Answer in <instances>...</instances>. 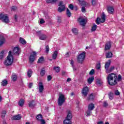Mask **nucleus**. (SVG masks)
Masks as SVG:
<instances>
[{
  "instance_id": "obj_61",
  "label": "nucleus",
  "mask_w": 124,
  "mask_h": 124,
  "mask_svg": "<svg viewBox=\"0 0 124 124\" xmlns=\"http://www.w3.org/2000/svg\"><path fill=\"white\" fill-rule=\"evenodd\" d=\"M65 57H69V52H67L65 54Z\"/></svg>"
},
{
  "instance_id": "obj_34",
  "label": "nucleus",
  "mask_w": 124,
  "mask_h": 124,
  "mask_svg": "<svg viewBox=\"0 0 124 124\" xmlns=\"http://www.w3.org/2000/svg\"><path fill=\"white\" fill-rule=\"evenodd\" d=\"M27 75L29 78H31V75H32V71H31V70H28L27 72Z\"/></svg>"
},
{
  "instance_id": "obj_46",
  "label": "nucleus",
  "mask_w": 124,
  "mask_h": 124,
  "mask_svg": "<svg viewBox=\"0 0 124 124\" xmlns=\"http://www.w3.org/2000/svg\"><path fill=\"white\" fill-rule=\"evenodd\" d=\"M62 6H65L64 4H63V2L62 1H60L59 2V6L61 7Z\"/></svg>"
},
{
  "instance_id": "obj_54",
  "label": "nucleus",
  "mask_w": 124,
  "mask_h": 124,
  "mask_svg": "<svg viewBox=\"0 0 124 124\" xmlns=\"http://www.w3.org/2000/svg\"><path fill=\"white\" fill-rule=\"evenodd\" d=\"M17 9V7L16 6H13L12 8V10H13L14 11L16 10Z\"/></svg>"
},
{
  "instance_id": "obj_64",
  "label": "nucleus",
  "mask_w": 124,
  "mask_h": 124,
  "mask_svg": "<svg viewBox=\"0 0 124 124\" xmlns=\"http://www.w3.org/2000/svg\"><path fill=\"white\" fill-rule=\"evenodd\" d=\"M91 31H93V26H92Z\"/></svg>"
},
{
  "instance_id": "obj_55",
  "label": "nucleus",
  "mask_w": 124,
  "mask_h": 124,
  "mask_svg": "<svg viewBox=\"0 0 124 124\" xmlns=\"http://www.w3.org/2000/svg\"><path fill=\"white\" fill-rule=\"evenodd\" d=\"M109 98L110 99V100H112L113 99V96L111 95V94H108Z\"/></svg>"
},
{
  "instance_id": "obj_24",
  "label": "nucleus",
  "mask_w": 124,
  "mask_h": 124,
  "mask_svg": "<svg viewBox=\"0 0 124 124\" xmlns=\"http://www.w3.org/2000/svg\"><path fill=\"white\" fill-rule=\"evenodd\" d=\"M65 10V6H62L58 8V11L60 13H62Z\"/></svg>"
},
{
  "instance_id": "obj_25",
  "label": "nucleus",
  "mask_w": 124,
  "mask_h": 124,
  "mask_svg": "<svg viewBox=\"0 0 124 124\" xmlns=\"http://www.w3.org/2000/svg\"><path fill=\"white\" fill-rule=\"evenodd\" d=\"M24 103H25V100L23 99H21L18 102V105L19 106H20V107H23L24 106Z\"/></svg>"
},
{
  "instance_id": "obj_36",
  "label": "nucleus",
  "mask_w": 124,
  "mask_h": 124,
  "mask_svg": "<svg viewBox=\"0 0 124 124\" xmlns=\"http://www.w3.org/2000/svg\"><path fill=\"white\" fill-rule=\"evenodd\" d=\"M36 119H37V121H41V120H42V115L39 114V115H37Z\"/></svg>"
},
{
  "instance_id": "obj_10",
  "label": "nucleus",
  "mask_w": 124,
  "mask_h": 124,
  "mask_svg": "<svg viewBox=\"0 0 124 124\" xmlns=\"http://www.w3.org/2000/svg\"><path fill=\"white\" fill-rule=\"evenodd\" d=\"M78 1H79L80 4L82 5V7L81 8V11L82 12L85 13L86 12V7L87 5H89V3L87 2L85 0H78Z\"/></svg>"
},
{
  "instance_id": "obj_27",
  "label": "nucleus",
  "mask_w": 124,
  "mask_h": 124,
  "mask_svg": "<svg viewBox=\"0 0 124 124\" xmlns=\"http://www.w3.org/2000/svg\"><path fill=\"white\" fill-rule=\"evenodd\" d=\"M59 0H46L47 3H56Z\"/></svg>"
},
{
  "instance_id": "obj_62",
  "label": "nucleus",
  "mask_w": 124,
  "mask_h": 124,
  "mask_svg": "<svg viewBox=\"0 0 124 124\" xmlns=\"http://www.w3.org/2000/svg\"><path fill=\"white\" fill-rule=\"evenodd\" d=\"M70 81H71V78H68L67 79V82H70Z\"/></svg>"
},
{
  "instance_id": "obj_56",
  "label": "nucleus",
  "mask_w": 124,
  "mask_h": 124,
  "mask_svg": "<svg viewBox=\"0 0 124 124\" xmlns=\"http://www.w3.org/2000/svg\"><path fill=\"white\" fill-rule=\"evenodd\" d=\"M58 22L59 23H62V18L61 17H58Z\"/></svg>"
},
{
  "instance_id": "obj_26",
  "label": "nucleus",
  "mask_w": 124,
  "mask_h": 124,
  "mask_svg": "<svg viewBox=\"0 0 124 124\" xmlns=\"http://www.w3.org/2000/svg\"><path fill=\"white\" fill-rule=\"evenodd\" d=\"M57 57H58V51H55L54 52L52 55V59L53 60H56Z\"/></svg>"
},
{
  "instance_id": "obj_3",
  "label": "nucleus",
  "mask_w": 124,
  "mask_h": 124,
  "mask_svg": "<svg viewBox=\"0 0 124 124\" xmlns=\"http://www.w3.org/2000/svg\"><path fill=\"white\" fill-rule=\"evenodd\" d=\"M110 65H111V60H108L105 64V69L106 73H111L115 69V66H111L110 67ZM109 67H110L109 69Z\"/></svg>"
},
{
  "instance_id": "obj_4",
  "label": "nucleus",
  "mask_w": 124,
  "mask_h": 124,
  "mask_svg": "<svg viewBox=\"0 0 124 124\" xmlns=\"http://www.w3.org/2000/svg\"><path fill=\"white\" fill-rule=\"evenodd\" d=\"M67 113V117L66 119L63 121L64 124H71V120L72 119V113H71V111L70 110H67L66 111Z\"/></svg>"
},
{
  "instance_id": "obj_12",
  "label": "nucleus",
  "mask_w": 124,
  "mask_h": 124,
  "mask_svg": "<svg viewBox=\"0 0 124 124\" xmlns=\"http://www.w3.org/2000/svg\"><path fill=\"white\" fill-rule=\"evenodd\" d=\"M93 110V104L91 103L88 105V109L86 112V116L87 117H89V116H91V113H92V111Z\"/></svg>"
},
{
  "instance_id": "obj_9",
  "label": "nucleus",
  "mask_w": 124,
  "mask_h": 124,
  "mask_svg": "<svg viewBox=\"0 0 124 124\" xmlns=\"http://www.w3.org/2000/svg\"><path fill=\"white\" fill-rule=\"evenodd\" d=\"M0 20H1L5 24H8L9 23V18L7 15L3 14H0Z\"/></svg>"
},
{
  "instance_id": "obj_59",
  "label": "nucleus",
  "mask_w": 124,
  "mask_h": 124,
  "mask_svg": "<svg viewBox=\"0 0 124 124\" xmlns=\"http://www.w3.org/2000/svg\"><path fill=\"white\" fill-rule=\"evenodd\" d=\"M92 48H93V47H92V46H86V49H88L89 50L90 49H92Z\"/></svg>"
},
{
  "instance_id": "obj_37",
  "label": "nucleus",
  "mask_w": 124,
  "mask_h": 124,
  "mask_svg": "<svg viewBox=\"0 0 124 124\" xmlns=\"http://www.w3.org/2000/svg\"><path fill=\"white\" fill-rule=\"evenodd\" d=\"M2 86H6L7 85V80L6 79H4L1 82Z\"/></svg>"
},
{
  "instance_id": "obj_58",
  "label": "nucleus",
  "mask_w": 124,
  "mask_h": 124,
  "mask_svg": "<svg viewBox=\"0 0 124 124\" xmlns=\"http://www.w3.org/2000/svg\"><path fill=\"white\" fill-rule=\"evenodd\" d=\"M73 63H74V62H73V60H71V63L70 64H71V65L73 67Z\"/></svg>"
},
{
  "instance_id": "obj_30",
  "label": "nucleus",
  "mask_w": 124,
  "mask_h": 124,
  "mask_svg": "<svg viewBox=\"0 0 124 124\" xmlns=\"http://www.w3.org/2000/svg\"><path fill=\"white\" fill-rule=\"evenodd\" d=\"M95 68L97 70H99L100 68H101V64H100V62L97 63L95 66Z\"/></svg>"
},
{
  "instance_id": "obj_7",
  "label": "nucleus",
  "mask_w": 124,
  "mask_h": 124,
  "mask_svg": "<svg viewBox=\"0 0 124 124\" xmlns=\"http://www.w3.org/2000/svg\"><path fill=\"white\" fill-rule=\"evenodd\" d=\"M65 102V97L62 93H59V97L58 98V105L62 106Z\"/></svg>"
},
{
  "instance_id": "obj_29",
  "label": "nucleus",
  "mask_w": 124,
  "mask_h": 124,
  "mask_svg": "<svg viewBox=\"0 0 124 124\" xmlns=\"http://www.w3.org/2000/svg\"><path fill=\"white\" fill-rule=\"evenodd\" d=\"M72 31L76 35H77L78 34V29L77 28H73L72 29Z\"/></svg>"
},
{
  "instance_id": "obj_41",
  "label": "nucleus",
  "mask_w": 124,
  "mask_h": 124,
  "mask_svg": "<svg viewBox=\"0 0 124 124\" xmlns=\"http://www.w3.org/2000/svg\"><path fill=\"white\" fill-rule=\"evenodd\" d=\"M1 117L4 118L5 117V115H6V111L5 110H3L1 112Z\"/></svg>"
},
{
  "instance_id": "obj_38",
  "label": "nucleus",
  "mask_w": 124,
  "mask_h": 124,
  "mask_svg": "<svg viewBox=\"0 0 124 124\" xmlns=\"http://www.w3.org/2000/svg\"><path fill=\"white\" fill-rule=\"evenodd\" d=\"M4 54V51H1L0 53V60H2V59H3Z\"/></svg>"
},
{
  "instance_id": "obj_11",
  "label": "nucleus",
  "mask_w": 124,
  "mask_h": 124,
  "mask_svg": "<svg viewBox=\"0 0 124 124\" xmlns=\"http://www.w3.org/2000/svg\"><path fill=\"white\" fill-rule=\"evenodd\" d=\"M78 21L81 26L85 27V26H86V24H87V22H88V18H87V17L84 18L82 17V16H80L78 18Z\"/></svg>"
},
{
  "instance_id": "obj_33",
  "label": "nucleus",
  "mask_w": 124,
  "mask_h": 124,
  "mask_svg": "<svg viewBox=\"0 0 124 124\" xmlns=\"http://www.w3.org/2000/svg\"><path fill=\"white\" fill-rule=\"evenodd\" d=\"M33 102H34V101H32L31 102H30L29 103V107H30L31 108H33V107L35 106V105L33 104Z\"/></svg>"
},
{
  "instance_id": "obj_5",
  "label": "nucleus",
  "mask_w": 124,
  "mask_h": 124,
  "mask_svg": "<svg viewBox=\"0 0 124 124\" xmlns=\"http://www.w3.org/2000/svg\"><path fill=\"white\" fill-rule=\"evenodd\" d=\"M106 20V15H105V13L104 12L102 13V15L101 16V18L99 17H97L95 23L97 25H99L100 23H103L105 22Z\"/></svg>"
},
{
  "instance_id": "obj_51",
  "label": "nucleus",
  "mask_w": 124,
  "mask_h": 124,
  "mask_svg": "<svg viewBox=\"0 0 124 124\" xmlns=\"http://www.w3.org/2000/svg\"><path fill=\"white\" fill-rule=\"evenodd\" d=\"M97 28V26L95 24H93V31H96V29Z\"/></svg>"
},
{
  "instance_id": "obj_60",
  "label": "nucleus",
  "mask_w": 124,
  "mask_h": 124,
  "mask_svg": "<svg viewBox=\"0 0 124 124\" xmlns=\"http://www.w3.org/2000/svg\"><path fill=\"white\" fill-rule=\"evenodd\" d=\"M97 124H104V123L102 121H100L97 123Z\"/></svg>"
},
{
  "instance_id": "obj_13",
  "label": "nucleus",
  "mask_w": 124,
  "mask_h": 124,
  "mask_svg": "<svg viewBox=\"0 0 124 124\" xmlns=\"http://www.w3.org/2000/svg\"><path fill=\"white\" fill-rule=\"evenodd\" d=\"M81 93L83 95V96H84L85 97L88 96V94L89 93V87L87 86L85 87H84L82 89Z\"/></svg>"
},
{
  "instance_id": "obj_47",
  "label": "nucleus",
  "mask_w": 124,
  "mask_h": 124,
  "mask_svg": "<svg viewBox=\"0 0 124 124\" xmlns=\"http://www.w3.org/2000/svg\"><path fill=\"white\" fill-rule=\"evenodd\" d=\"M107 106H108V103H107V102L105 101L103 103V107H107Z\"/></svg>"
},
{
  "instance_id": "obj_6",
  "label": "nucleus",
  "mask_w": 124,
  "mask_h": 124,
  "mask_svg": "<svg viewBox=\"0 0 124 124\" xmlns=\"http://www.w3.org/2000/svg\"><path fill=\"white\" fill-rule=\"evenodd\" d=\"M86 57V52L85 51L82 52L81 53H80L77 58V61L79 63H82L83 62H84V60H85V58Z\"/></svg>"
},
{
  "instance_id": "obj_48",
  "label": "nucleus",
  "mask_w": 124,
  "mask_h": 124,
  "mask_svg": "<svg viewBox=\"0 0 124 124\" xmlns=\"http://www.w3.org/2000/svg\"><path fill=\"white\" fill-rule=\"evenodd\" d=\"M69 8L71 10H73V9H74V6L72 4H71L69 5Z\"/></svg>"
},
{
  "instance_id": "obj_63",
  "label": "nucleus",
  "mask_w": 124,
  "mask_h": 124,
  "mask_svg": "<svg viewBox=\"0 0 124 124\" xmlns=\"http://www.w3.org/2000/svg\"><path fill=\"white\" fill-rule=\"evenodd\" d=\"M15 20H16V21H17V16L16 15L15 16Z\"/></svg>"
},
{
  "instance_id": "obj_17",
  "label": "nucleus",
  "mask_w": 124,
  "mask_h": 124,
  "mask_svg": "<svg viewBox=\"0 0 124 124\" xmlns=\"http://www.w3.org/2000/svg\"><path fill=\"white\" fill-rule=\"evenodd\" d=\"M39 87V92L42 93L44 91V86H43V83L42 82H40L38 83Z\"/></svg>"
},
{
  "instance_id": "obj_32",
  "label": "nucleus",
  "mask_w": 124,
  "mask_h": 124,
  "mask_svg": "<svg viewBox=\"0 0 124 124\" xmlns=\"http://www.w3.org/2000/svg\"><path fill=\"white\" fill-rule=\"evenodd\" d=\"M88 82L89 84H91L92 82L93 81V77H91L90 78H89L88 79H87Z\"/></svg>"
},
{
  "instance_id": "obj_49",
  "label": "nucleus",
  "mask_w": 124,
  "mask_h": 124,
  "mask_svg": "<svg viewBox=\"0 0 124 124\" xmlns=\"http://www.w3.org/2000/svg\"><path fill=\"white\" fill-rule=\"evenodd\" d=\"M114 93H115V95H120V92L118 90H116Z\"/></svg>"
},
{
  "instance_id": "obj_50",
  "label": "nucleus",
  "mask_w": 124,
  "mask_h": 124,
  "mask_svg": "<svg viewBox=\"0 0 124 124\" xmlns=\"http://www.w3.org/2000/svg\"><path fill=\"white\" fill-rule=\"evenodd\" d=\"M41 124H46V122H45V120L44 119H41L40 120Z\"/></svg>"
},
{
  "instance_id": "obj_15",
  "label": "nucleus",
  "mask_w": 124,
  "mask_h": 124,
  "mask_svg": "<svg viewBox=\"0 0 124 124\" xmlns=\"http://www.w3.org/2000/svg\"><path fill=\"white\" fill-rule=\"evenodd\" d=\"M36 56V52L35 51H33L32 54L30 55L29 58V61L30 62H33L34 60H35V57Z\"/></svg>"
},
{
  "instance_id": "obj_42",
  "label": "nucleus",
  "mask_w": 124,
  "mask_h": 124,
  "mask_svg": "<svg viewBox=\"0 0 124 124\" xmlns=\"http://www.w3.org/2000/svg\"><path fill=\"white\" fill-rule=\"evenodd\" d=\"M118 81V82H121L122 81V76L121 75H119L117 79V82Z\"/></svg>"
},
{
  "instance_id": "obj_39",
  "label": "nucleus",
  "mask_w": 124,
  "mask_h": 124,
  "mask_svg": "<svg viewBox=\"0 0 124 124\" xmlns=\"http://www.w3.org/2000/svg\"><path fill=\"white\" fill-rule=\"evenodd\" d=\"M17 77L16 75H13L12 76V79L13 81H14V82H15V81H16V80H17Z\"/></svg>"
},
{
  "instance_id": "obj_23",
  "label": "nucleus",
  "mask_w": 124,
  "mask_h": 124,
  "mask_svg": "<svg viewBox=\"0 0 124 124\" xmlns=\"http://www.w3.org/2000/svg\"><path fill=\"white\" fill-rule=\"evenodd\" d=\"M87 100L88 101H93V93H92L91 94H89L87 97Z\"/></svg>"
},
{
  "instance_id": "obj_57",
  "label": "nucleus",
  "mask_w": 124,
  "mask_h": 124,
  "mask_svg": "<svg viewBox=\"0 0 124 124\" xmlns=\"http://www.w3.org/2000/svg\"><path fill=\"white\" fill-rule=\"evenodd\" d=\"M32 83H30L29 85V89H31V87H32Z\"/></svg>"
},
{
  "instance_id": "obj_1",
  "label": "nucleus",
  "mask_w": 124,
  "mask_h": 124,
  "mask_svg": "<svg viewBox=\"0 0 124 124\" xmlns=\"http://www.w3.org/2000/svg\"><path fill=\"white\" fill-rule=\"evenodd\" d=\"M107 79L108 85H110V86H115L117 84L118 77L116 74L111 73L108 75Z\"/></svg>"
},
{
  "instance_id": "obj_21",
  "label": "nucleus",
  "mask_w": 124,
  "mask_h": 124,
  "mask_svg": "<svg viewBox=\"0 0 124 124\" xmlns=\"http://www.w3.org/2000/svg\"><path fill=\"white\" fill-rule=\"evenodd\" d=\"M5 42V38L3 36L0 35V46H1Z\"/></svg>"
},
{
  "instance_id": "obj_45",
  "label": "nucleus",
  "mask_w": 124,
  "mask_h": 124,
  "mask_svg": "<svg viewBox=\"0 0 124 124\" xmlns=\"http://www.w3.org/2000/svg\"><path fill=\"white\" fill-rule=\"evenodd\" d=\"M47 81H51L52 80V76L48 75L47 77Z\"/></svg>"
},
{
  "instance_id": "obj_14",
  "label": "nucleus",
  "mask_w": 124,
  "mask_h": 124,
  "mask_svg": "<svg viewBox=\"0 0 124 124\" xmlns=\"http://www.w3.org/2000/svg\"><path fill=\"white\" fill-rule=\"evenodd\" d=\"M21 53V50L18 46L15 47L13 50V55H15L16 56H19Z\"/></svg>"
},
{
  "instance_id": "obj_20",
  "label": "nucleus",
  "mask_w": 124,
  "mask_h": 124,
  "mask_svg": "<svg viewBox=\"0 0 124 124\" xmlns=\"http://www.w3.org/2000/svg\"><path fill=\"white\" fill-rule=\"evenodd\" d=\"M107 11L109 14H113L114 13V7L112 6H109L108 7Z\"/></svg>"
},
{
  "instance_id": "obj_28",
  "label": "nucleus",
  "mask_w": 124,
  "mask_h": 124,
  "mask_svg": "<svg viewBox=\"0 0 124 124\" xmlns=\"http://www.w3.org/2000/svg\"><path fill=\"white\" fill-rule=\"evenodd\" d=\"M19 42L21 43V44H23V45H25L27 44V42L23 38H20Z\"/></svg>"
},
{
  "instance_id": "obj_22",
  "label": "nucleus",
  "mask_w": 124,
  "mask_h": 124,
  "mask_svg": "<svg viewBox=\"0 0 124 124\" xmlns=\"http://www.w3.org/2000/svg\"><path fill=\"white\" fill-rule=\"evenodd\" d=\"M113 57V53L111 51H108L106 53V59H109Z\"/></svg>"
},
{
  "instance_id": "obj_40",
  "label": "nucleus",
  "mask_w": 124,
  "mask_h": 124,
  "mask_svg": "<svg viewBox=\"0 0 124 124\" xmlns=\"http://www.w3.org/2000/svg\"><path fill=\"white\" fill-rule=\"evenodd\" d=\"M54 69L57 73H58V72H60V67H54Z\"/></svg>"
},
{
  "instance_id": "obj_19",
  "label": "nucleus",
  "mask_w": 124,
  "mask_h": 124,
  "mask_svg": "<svg viewBox=\"0 0 124 124\" xmlns=\"http://www.w3.org/2000/svg\"><path fill=\"white\" fill-rule=\"evenodd\" d=\"M95 82H96V85H97V86H98L99 87L101 86L103 83L101 80V79L100 78H97L95 80Z\"/></svg>"
},
{
  "instance_id": "obj_31",
  "label": "nucleus",
  "mask_w": 124,
  "mask_h": 124,
  "mask_svg": "<svg viewBox=\"0 0 124 124\" xmlns=\"http://www.w3.org/2000/svg\"><path fill=\"white\" fill-rule=\"evenodd\" d=\"M66 15L67 17H70L71 16V13L68 8L66 10Z\"/></svg>"
},
{
  "instance_id": "obj_8",
  "label": "nucleus",
  "mask_w": 124,
  "mask_h": 124,
  "mask_svg": "<svg viewBox=\"0 0 124 124\" xmlns=\"http://www.w3.org/2000/svg\"><path fill=\"white\" fill-rule=\"evenodd\" d=\"M36 35L41 40H46L47 36L41 32V31H36Z\"/></svg>"
},
{
  "instance_id": "obj_2",
  "label": "nucleus",
  "mask_w": 124,
  "mask_h": 124,
  "mask_svg": "<svg viewBox=\"0 0 124 124\" xmlns=\"http://www.w3.org/2000/svg\"><path fill=\"white\" fill-rule=\"evenodd\" d=\"M13 56L12 55V51H10L8 56L7 57V59L4 61V65H7V66L11 65L13 63Z\"/></svg>"
},
{
  "instance_id": "obj_52",
  "label": "nucleus",
  "mask_w": 124,
  "mask_h": 124,
  "mask_svg": "<svg viewBox=\"0 0 124 124\" xmlns=\"http://www.w3.org/2000/svg\"><path fill=\"white\" fill-rule=\"evenodd\" d=\"M89 75H93V69H92L89 73Z\"/></svg>"
},
{
  "instance_id": "obj_18",
  "label": "nucleus",
  "mask_w": 124,
  "mask_h": 124,
  "mask_svg": "<svg viewBox=\"0 0 124 124\" xmlns=\"http://www.w3.org/2000/svg\"><path fill=\"white\" fill-rule=\"evenodd\" d=\"M22 119V115L21 114H17V115H15L12 117V120H19Z\"/></svg>"
},
{
  "instance_id": "obj_44",
  "label": "nucleus",
  "mask_w": 124,
  "mask_h": 124,
  "mask_svg": "<svg viewBox=\"0 0 124 124\" xmlns=\"http://www.w3.org/2000/svg\"><path fill=\"white\" fill-rule=\"evenodd\" d=\"M49 50H50V48H49V46H46V52L48 54L49 53Z\"/></svg>"
},
{
  "instance_id": "obj_43",
  "label": "nucleus",
  "mask_w": 124,
  "mask_h": 124,
  "mask_svg": "<svg viewBox=\"0 0 124 124\" xmlns=\"http://www.w3.org/2000/svg\"><path fill=\"white\" fill-rule=\"evenodd\" d=\"M40 75L41 76H43L44 75H45V70L44 69H42L40 72Z\"/></svg>"
},
{
  "instance_id": "obj_16",
  "label": "nucleus",
  "mask_w": 124,
  "mask_h": 124,
  "mask_svg": "<svg viewBox=\"0 0 124 124\" xmlns=\"http://www.w3.org/2000/svg\"><path fill=\"white\" fill-rule=\"evenodd\" d=\"M111 47H112V43L111 42H107L105 45V50L106 51L110 50V49H111Z\"/></svg>"
},
{
  "instance_id": "obj_35",
  "label": "nucleus",
  "mask_w": 124,
  "mask_h": 124,
  "mask_svg": "<svg viewBox=\"0 0 124 124\" xmlns=\"http://www.w3.org/2000/svg\"><path fill=\"white\" fill-rule=\"evenodd\" d=\"M43 61H44V58L42 56L38 59L37 62L41 63Z\"/></svg>"
},
{
  "instance_id": "obj_53",
  "label": "nucleus",
  "mask_w": 124,
  "mask_h": 124,
  "mask_svg": "<svg viewBox=\"0 0 124 124\" xmlns=\"http://www.w3.org/2000/svg\"><path fill=\"white\" fill-rule=\"evenodd\" d=\"M44 23H45V21H44V19H41L40 21V24H44Z\"/></svg>"
}]
</instances>
